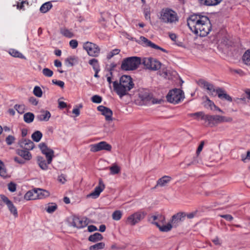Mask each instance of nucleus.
<instances>
[{"instance_id": "nucleus-1", "label": "nucleus", "mask_w": 250, "mask_h": 250, "mask_svg": "<svg viewBox=\"0 0 250 250\" xmlns=\"http://www.w3.org/2000/svg\"><path fill=\"white\" fill-rule=\"evenodd\" d=\"M113 85L114 90L120 98H122L128 94V92L134 87V83L130 76L125 75L120 78L119 82L117 81L113 82Z\"/></svg>"}, {"instance_id": "nucleus-2", "label": "nucleus", "mask_w": 250, "mask_h": 250, "mask_svg": "<svg viewBox=\"0 0 250 250\" xmlns=\"http://www.w3.org/2000/svg\"><path fill=\"white\" fill-rule=\"evenodd\" d=\"M185 212L180 211L173 215L170 221L166 225L161 226L158 222H153L162 232H168L172 228H177L185 221Z\"/></svg>"}, {"instance_id": "nucleus-3", "label": "nucleus", "mask_w": 250, "mask_h": 250, "mask_svg": "<svg viewBox=\"0 0 250 250\" xmlns=\"http://www.w3.org/2000/svg\"><path fill=\"white\" fill-rule=\"evenodd\" d=\"M39 147L42 153L45 155L47 159V163L42 156L37 157L38 164L40 168L42 170L48 169V165L50 164L54 157V151L53 149L49 148L45 143H41L39 145Z\"/></svg>"}, {"instance_id": "nucleus-4", "label": "nucleus", "mask_w": 250, "mask_h": 250, "mask_svg": "<svg viewBox=\"0 0 250 250\" xmlns=\"http://www.w3.org/2000/svg\"><path fill=\"white\" fill-rule=\"evenodd\" d=\"M198 84L204 88H206L210 92V95H213V92H216L218 95V97L221 99H225L229 102H232V98L228 95L225 90L220 87H218L215 89L214 85L204 80L203 79H200L198 81Z\"/></svg>"}, {"instance_id": "nucleus-5", "label": "nucleus", "mask_w": 250, "mask_h": 250, "mask_svg": "<svg viewBox=\"0 0 250 250\" xmlns=\"http://www.w3.org/2000/svg\"><path fill=\"white\" fill-rule=\"evenodd\" d=\"M202 19V22L198 21V23L194 27L192 32L201 37H205L211 31L212 26L207 16L203 17Z\"/></svg>"}, {"instance_id": "nucleus-6", "label": "nucleus", "mask_w": 250, "mask_h": 250, "mask_svg": "<svg viewBox=\"0 0 250 250\" xmlns=\"http://www.w3.org/2000/svg\"><path fill=\"white\" fill-rule=\"evenodd\" d=\"M142 59L139 57L132 56L123 59L121 69L124 71H133L137 69L141 64Z\"/></svg>"}, {"instance_id": "nucleus-7", "label": "nucleus", "mask_w": 250, "mask_h": 250, "mask_svg": "<svg viewBox=\"0 0 250 250\" xmlns=\"http://www.w3.org/2000/svg\"><path fill=\"white\" fill-rule=\"evenodd\" d=\"M167 100L170 103L177 104L185 98L184 91L179 88H174L169 91L166 96Z\"/></svg>"}, {"instance_id": "nucleus-8", "label": "nucleus", "mask_w": 250, "mask_h": 250, "mask_svg": "<svg viewBox=\"0 0 250 250\" xmlns=\"http://www.w3.org/2000/svg\"><path fill=\"white\" fill-rule=\"evenodd\" d=\"M141 64L145 69L156 71L161 69L162 63L157 59L151 57L144 58L142 59Z\"/></svg>"}, {"instance_id": "nucleus-9", "label": "nucleus", "mask_w": 250, "mask_h": 250, "mask_svg": "<svg viewBox=\"0 0 250 250\" xmlns=\"http://www.w3.org/2000/svg\"><path fill=\"white\" fill-rule=\"evenodd\" d=\"M160 19L165 23H172L178 20L177 13L170 9H163L161 11Z\"/></svg>"}, {"instance_id": "nucleus-10", "label": "nucleus", "mask_w": 250, "mask_h": 250, "mask_svg": "<svg viewBox=\"0 0 250 250\" xmlns=\"http://www.w3.org/2000/svg\"><path fill=\"white\" fill-rule=\"evenodd\" d=\"M86 218L80 219L79 217L75 215H72L67 219V221L70 226L77 228L78 229H82L86 227L88 225Z\"/></svg>"}, {"instance_id": "nucleus-11", "label": "nucleus", "mask_w": 250, "mask_h": 250, "mask_svg": "<svg viewBox=\"0 0 250 250\" xmlns=\"http://www.w3.org/2000/svg\"><path fill=\"white\" fill-rule=\"evenodd\" d=\"M231 121V118L225 116L207 114L205 122H208L209 125H214L221 123L229 122Z\"/></svg>"}, {"instance_id": "nucleus-12", "label": "nucleus", "mask_w": 250, "mask_h": 250, "mask_svg": "<svg viewBox=\"0 0 250 250\" xmlns=\"http://www.w3.org/2000/svg\"><path fill=\"white\" fill-rule=\"evenodd\" d=\"M146 214V213L144 211H137L127 218L126 224L132 226H135L143 219Z\"/></svg>"}, {"instance_id": "nucleus-13", "label": "nucleus", "mask_w": 250, "mask_h": 250, "mask_svg": "<svg viewBox=\"0 0 250 250\" xmlns=\"http://www.w3.org/2000/svg\"><path fill=\"white\" fill-rule=\"evenodd\" d=\"M83 48L88 54L92 57H98L100 52V47L95 43L87 42L83 44Z\"/></svg>"}, {"instance_id": "nucleus-14", "label": "nucleus", "mask_w": 250, "mask_h": 250, "mask_svg": "<svg viewBox=\"0 0 250 250\" xmlns=\"http://www.w3.org/2000/svg\"><path fill=\"white\" fill-rule=\"evenodd\" d=\"M112 146L105 141H102L98 143L90 145V151L91 152H98L101 150L110 151Z\"/></svg>"}, {"instance_id": "nucleus-15", "label": "nucleus", "mask_w": 250, "mask_h": 250, "mask_svg": "<svg viewBox=\"0 0 250 250\" xmlns=\"http://www.w3.org/2000/svg\"><path fill=\"white\" fill-rule=\"evenodd\" d=\"M205 16H202L201 14H193L191 15L187 19V24L192 31L194 29V27L198 23V21L202 22V18Z\"/></svg>"}, {"instance_id": "nucleus-16", "label": "nucleus", "mask_w": 250, "mask_h": 250, "mask_svg": "<svg viewBox=\"0 0 250 250\" xmlns=\"http://www.w3.org/2000/svg\"><path fill=\"white\" fill-rule=\"evenodd\" d=\"M0 197L1 200L7 205L11 213H12L15 217H18V211L16 207L13 203L4 195L0 194Z\"/></svg>"}, {"instance_id": "nucleus-17", "label": "nucleus", "mask_w": 250, "mask_h": 250, "mask_svg": "<svg viewBox=\"0 0 250 250\" xmlns=\"http://www.w3.org/2000/svg\"><path fill=\"white\" fill-rule=\"evenodd\" d=\"M104 188L105 185L104 184L102 179L101 178L99 179L98 186L95 188L93 191L87 195V197H92L94 199L98 198Z\"/></svg>"}, {"instance_id": "nucleus-18", "label": "nucleus", "mask_w": 250, "mask_h": 250, "mask_svg": "<svg viewBox=\"0 0 250 250\" xmlns=\"http://www.w3.org/2000/svg\"><path fill=\"white\" fill-rule=\"evenodd\" d=\"M97 110L100 111L103 115L104 116L106 121H112L113 120V112L109 108L104 105H99L97 107Z\"/></svg>"}, {"instance_id": "nucleus-19", "label": "nucleus", "mask_w": 250, "mask_h": 250, "mask_svg": "<svg viewBox=\"0 0 250 250\" xmlns=\"http://www.w3.org/2000/svg\"><path fill=\"white\" fill-rule=\"evenodd\" d=\"M139 97L144 104H147L152 99V95L147 91H142L139 93Z\"/></svg>"}, {"instance_id": "nucleus-20", "label": "nucleus", "mask_w": 250, "mask_h": 250, "mask_svg": "<svg viewBox=\"0 0 250 250\" xmlns=\"http://www.w3.org/2000/svg\"><path fill=\"white\" fill-rule=\"evenodd\" d=\"M51 117V114L48 110H41L40 114L36 117L37 120L39 121H48Z\"/></svg>"}, {"instance_id": "nucleus-21", "label": "nucleus", "mask_w": 250, "mask_h": 250, "mask_svg": "<svg viewBox=\"0 0 250 250\" xmlns=\"http://www.w3.org/2000/svg\"><path fill=\"white\" fill-rule=\"evenodd\" d=\"M16 153L22 157L24 160H30L32 158L31 153L28 150L24 149H17L16 150Z\"/></svg>"}, {"instance_id": "nucleus-22", "label": "nucleus", "mask_w": 250, "mask_h": 250, "mask_svg": "<svg viewBox=\"0 0 250 250\" xmlns=\"http://www.w3.org/2000/svg\"><path fill=\"white\" fill-rule=\"evenodd\" d=\"M37 188H34L33 189L30 190L28 191H27L24 196V199L26 200L37 199Z\"/></svg>"}, {"instance_id": "nucleus-23", "label": "nucleus", "mask_w": 250, "mask_h": 250, "mask_svg": "<svg viewBox=\"0 0 250 250\" xmlns=\"http://www.w3.org/2000/svg\"><path fill=\"white\" fill-rule=\"evenodd\" d=\"M37 199L45 198L50 195V193L48 191L42 188H37Z\"/></svg>"}, {"instance_id": "nucleus-24", "label": "nucleus", "mask_w": 250, "mask_h": 250, "mask_svg": "<svg viewBox=\"0 0 250 250\" xmlns=\"http://www.w3.org/2000/svg\"><path fill=\"white\" fill-rule=\"evenodd\" d=\"M103 239L104 237L101 233L96 232L93 234L90 235L88 238V240L93 243H96L102 240Z\"/></svg>"}, {"instance_id": "nucleus-25", "label": "nucleus", "mask_w": 250, "mask_h": 250, "mask_svg": "<svg viewBox=\"0 0 250 250\" xmlns=\"http://www.w3.org/2000/svg\"><path fill=\"white\" fill-rule=\"evenodd\" d=\"M189 117H195V119L198 121L199 120L206 121L207 114H205L204 112L200 111L193 113H190L188 114Z\"/></svg>"}, {"instance_id": "nucleus-26", "label": "nucleus", "mask_w": 250, "mask_h": 250, "mask_svg": "<svg viewBox=\"0 0 250 250\" xmlns=\"http://www.w3.org/2000/svg\"><path fill=\"white\" fill-rule=\"evenodd\" d=\"M171 180V177L168 176H164L162 178L158 179L157 182V186L161 187L165 186L167 183L169 182Z\"/></svg>"}, {"instance_id": "nucleus-27", "label": "nucleus", "mask_w": 250, "mask_h": 250, "mask_svg": "<svg viewBox=\"0 0 250 250\" xmlns=\"http://www.w3.org/2000/svg\"><path fill=\"white\" fill-rule=\"evenodd\" d=\"M140 41L138 42L140 43V42H141V44H143L144 46L150 47L152 48L154 44L153 42L148 40L147 38L144 36H141L140 37Z\"/></svg>"}, {"instance_id": "nucleus-28", "label": "nucleus", "mask_w": 250, "mask_h": 250, "mask_svg": "<svg viewBox=\"0 0 250 250\" xmlns=\"http://www.w3.org/2000/svg\"><path fill=\"white\" fill-rule=\"evenodd\" d=\"M60 33L62 35L68 38H71L74 36L73 33L66 28H61Z\"/></svg>"}, {"instance_id": "nucleus-29", "label": "nucleus", "mask_w": 250, "mask_h": 250, "mask_svg": "<svg viewBox=\"0 0 250 250\" xmlns=\"http://www.w3.org/2000/svg\"><path fill=\"white\" fill-rule=\"evenodd\" d=\"M203 99H205L206 101L204 102V105L207 108H210L211 110H213V107L215 105L214 103L211 101L207 96H205Z\"/></svg>"}, {"instance_id": "nucleus-30", "label": "nucleus", "mask_w": 250, "mask_h": 250, "mask_svg": "<svg viewBox=\"0 0 250 250\" xmlns=\"http://www.w3.org/2000/svg\"><path fill=\"white\" fill-rule=\"evenodd\" d=\"M35 118L34 114L32 112H27L25 113L23 115V120L24 121L27 123L29 124L33 122Z\"/></svg>"}, {"instance_id": "nucleus-31", "label": "nucleus", "mask_w": 250, "mask_h": 250, "mask_svg": "<svg viewBox=\"0 0 250 250\" xmlns=\"http://www.w3.org/2000/svg\"><path fill=\"white\" fill-rule=\"evenodd\" d=\"M77 62V58L74 56H70L65 60V64L67 66H73Z\"/></svg>"}, {"instance_id": "nucleus-32", "label": "nucleus", "mask_w": 250, "mask_h": 250, "mask_svg": "<svg viewBox=\"0 0 250 250\" xmlns=\"http://www.w3.org/2000/svg\"><path fill=\"white\" fill-rule=\"evenodd\" d=\"M243 63L248 66H250V49L247 50L242 56Z\"/></svg>"}, {"instance_id": "nucleus-33", "label": "nucleus", "mask_w": 250, "mask_h": 250, "mask_svg": "<svg viewBox=\"0 0 250 250\" xmlns=\"http://www.w3.org/2000/svg\"><path fill=\"white\" fill-rule=\"evenodd\" d=\"M52 7L51 2L48 1L43 3L40 7V11L42 13H45L48 11Z\"/></svg>"}, {"instance_id": "nucleus-34", "label": "nucleus", "mask_w": 250, "mask_h": 250, "mask_svg": "<svg viewBox=\"0 0 250 250\" xmlns=\"http://www.w3.org/2000/svg\"><path fill=\"white\" fill-rule=\"evenodd\" d=\"M42 137V133L39 130L35 131L31 135L32 139L36 142H40Z\"/></svg>"}, {"instance_id": "nucleus-35", "label": "nucleus", "mask_w": 250, "mask_h": 250, "mask_svg": "<svg viewBox=\"0 0 250 250\" xmlns=\"http://www.w3.org/2000/svg\"><path fill=\"white\" fill-rule=\"evenodd\" d=\"M104 243L99 242L89 247V250H100L104 249Z\"/></svg>"}, {"instance_id": "nucleus-36", "label": "nucleus", "mask_w": 250, "mask_h": 250, "mask_svg": "<svg viewBox=\"0 0 250 250\" xmlns=\"http://www.w3.org/2000/svg\"><path fill=\"white\" fill-rule=\"evenodd\" d=\"M0 176L6 178L7 176L6 169L4 163L0 160Z\"/></svg>"}, {"instance_id": "nucleus-37", "label": "nucleus", "mask_w": 250, "mask_h": 250, "mask_svg": "<svg viewBox=\"0 0 250 250\" xmlns=\"http://www.w3.org/2000/svg\"><path fill=\"white\" fill-rule=\"evenodd\" d=\"M9 54L13 57L19 58L21 59H25V57L19 51L11 49L9 51Z\"/></svg>"}, {"instance_id": "nucleus-38", "label": "nucleus", "mask_w": 250, "mask_h": 250, "mask_svg": "<svg viewBox=\"0 0 250 250\" xmlns=\"http://www.w3.org/2000/svg\"><path fill=\"white\" fill-rule=\"evenodd\" d=\"M88 63L92 66L94 70L100 69L98 60L92 59L89 61Z\"/></svg>"}, {"instance_id": "nucleus-39", "label": "nucleus", "mask_w": 250, "mask_h": 250, "mask_svg": "<svg viewBox=\"0 0 250 250\" xmlns=\"http://www.w3.org/2000/svg\"><path fill=\"white\" fill-rule=\"evenodd\" d=\"M223 0H205L204 4L207 6H215L219 4Z\"/></svg>"}, {"instance_id": "nucleus-40", "label": "nucleus", "mask_w": 250, "mask_h": 250, "mask_svg": "<svg viewBox=\"0 0 250 250\" xmlns=\"http://www.w3.org/2000/svg\"><path fill=\"white\" fill-rule=\"evenodd\" d=\"M110 170V174L115 175L119 173L120 172L121 168L117 165L114 164L109 167Z\"/></svg>"}, {"instance_id": "nucleus-41", "label": "nucleus", "mask_w": 250, "mask_h": 250, "mask_svg": "<svg viewBox=\"0 0 250 250\" xmlns=\"http://www.w3.org/2000/svg\"><path fill=\"white\" fill-rule=\"evenodd\" d=\"M122 216V212L121 210H117L113 212L112 215V219L116 221L121 219Z\"/></svg>"}, {"instance_id": "nucleus-42", "label": "nucleus", "mask_w": 250, "mask_h": 250, "mask_svg": "<svg viewBox=\"0 0 250 250\" xmlns=\"http://www.w3.org/2000/svg\"><path fill=\"white\" fill-rule=\"evenodd\" d=\"M14 108L17 111V112L20 114H22L24 112L25 110V106L24 104H16L14 105Z\"/></svg>"}, {"instance_id": "nucleus-43", "label": "nucleus", "mask_w": 250, "mask_h": 250, "mask_svg": "<svg viewBox=\"0 0 250 250\" xmlns=\"http://www.w3.org/2000/svg\"><path fill=\"white\" fill-rule=\"evenodd\" d=\"M33 94L38 97H41L42 96V91L39 86H35L33 89Z\"/></svg>"}, {"instance_id": "nucleus-44", "label": "nucleus", "mask_w": 250, "mask_h": 250, "mask_svg": "<svg viewBox=\"0 0 250 250\" xmlns=\"http://www.w3.org/2000/svg\"><path fill=\"white\" fill-rule=\"evenodd\" d=\"M57 208V205L56 204L52 203L49 205L46 208V211L49 213L54 212Z\"/></svg>"}, {"instance_id": "nucleus-45", "label": "nucleus", "mask_w": 250, "mask_h": 250, "mask_svg": "<svg viewBox=\"0 0 250 250\" xmlns=\"http://www.w3.org/2000/svg\"><path fill=\"white\" fill-rule=\"evenodd\" d=\"M199 155H196L195 156H194L192 158V160L191 161L187 164L185 165V166L184 167V168H187L190 166L192 165H196L199 163Z\"/></svg>"}, {"instance_id": "nucleus-46", "label": "nucleus", "mask_w": 250, "mask_h": 250, "mask_svg": "<svg viewBox=\"0 0 250 250\" xmlns=\"http://www.w3.org/2000/svg\"><path fill=\"white\" fill-rule=\"evenodd\" d=\"M27 142L25 143L26 146H25L24 149L28 151L32 150L35 146V144L29 139H27Z\"/></svg>"}, {"instance_id": "nucleus-47", "label": "nucleus", "mask_w": 250, "mask_h": 250, "mask_svg": "<svg viewBox=\"0 0 250 250\" xmlns=\"http://www.w3.org/2000/svg\"><path fill=\"white\" fill-rule=\"evenodd\" d=\"M91 101L94 103L100 104L102 101V98L99 95H95L91 97Z\"/></svg>"}, {"instance_id": "nucleus-48", "label": "nucleus", "mask_w": 250, "mask_h": 250, "mask_svg": "<svg viewBox=\"0 0 250 250\" xmlns=\"http://www.w3.org/2000/svg\"><path fill=\"white\" fill-rule=\"evenodd\" d=\"M153 222H158L161 226L165 225L164 224L166 223V217L164 215L160 214L159 215V218L158 219V221H154Z\"/></svg>"}, {"instance_id": "nucleus-49", "label": "nucleus", "mask_w": 250, "mask_h": 250, "mask_svg": "<svg viewBox=\"0 0 250 250\" xmlns=\"http://www.w3.org/2000/svg\"><path fill=\"white\" fill-rule=\"evenodd\" d=\"M42 73L44 76L50 77L53 75V72L48 68H45L42 70Z\"/></svg>"}, {"instance_id": "nucleus-50", "label": "nucleus", "mask_w": 250, "mask_h": 250, "mask_svg": "<svg viewBox=\"0 0 250 250\" xmlns=\"http://www.w3.org/2000/svg\"><path fill=\"white\" fill-rule=\"evenodd\" d=\"M17 185L12 182H11L8 184V189L12 192H15L16 190Z\"/></svg>"}, {"instance_id": "nucleus-51", "label": "nucleus", "mask_w": 250, "mask_h": 250, "mask_svg": "<svg viewBox=\"0 0 250 250\" xmlns=\"http://www.w3.org/2000/svg\"><path fill=\"white\" fill-rule=\"evenodd\" d=\"M120 52V50L118 49H115L113 50L112 51L110 52L108 55H107V59H110L112 57H113L114 55L118 54Z\"/></svg>"}, {"instance_id": "nucleus-52", "label": "nucleus", "mask_w": 250, "mask_h": 250, "mask_svg": "<svg viewBox=\"0 0 250 250\" xmlns=\"http://www.w3.org/2000/svg\"><path fill=\"white\" fill-rule=\"evenodd\" d=\"M15 138L14 136L8 135L5 139V142L8 145H12L15 141Z\"/></svg>"}, {"instance_id": "nucleus-53", "label": "nucleus", "mask_w": 250, "mask_h": 250, "mask_svg": "<svg viewBox=\"0 0 250 250\" xmlns=\"http://www.w3.org/2000/svg\"><path fill=\"white\" fill-rule=\"evenodd\" d=\"M52 82L53 84L60 86L62 88H63L64 87V83L63 81L53 80Z\"/></svg>"}, {"instance_id": "nucleus-54", "label": "nucleus", "mask_w": 250, "mask_h": 250, "mask_svg": "<svg viewBox=\"0 0 250 250\" xmlns=\"http://www.w3.org/2000/svg\"><path fill=\"white\" fill-rule=\"evenodd\" d=\"M221 43L225 45L229 46L231 45V42L227 36H224L222 38Z\"/></svg>"}, {"instance_id": "nucleus-55", "label": "nucleus", "mask_w": 250, "mask_h": 250, "mask_svg": "<svg viewBox=\"0 0 250 250\" xmlns=\"http://www.w3.org/2000/svg\"><path fill=\"white\" fill-rule=\"evenodd\" d=\"M197 212L198 211L196 210L194 212H190L188 213H187L185 212V219L186 218V217L189 219L193 218L197 214Z\"/></svg>"}, {"instance_id": "nucleus-56", "label": "nucleus", "mask_w": 250, "mask_h": 250, "mask_svg": "<svg viewBox=\"0 0 250 250\" xmlns=\"http://www.w3.org/2000/svg\"><path fill=\"white\" fill-rule=\"evenodd\" d=\"M66 178V176L65 174H62L58 176V180L59 181V182L63 184L67 181Z\"/></svg>"}, {"instance_id": "nucleus-57", "label": "nucleus", "mask_w": 250, "mask_h": 250, "mask_svg": "<svg viewBox=\"0 0 250 250\" xmlns=\"http://www.w3.org/2000/svg\"><path fill=\"white\" fill-rule=\"evenodd\" d=\"M204 144H205V143H204V141H202L200 142V144L199 145V146L197 149L196 152V154L197 155H199L200 153L201 152V151L202 150Z\"/></svg>"}, {"instance_id": "nucleus-58", "label": "nucleus", "mask_w": 250, "mask_h": 250, "mask_svg": "<svg viewBox=\"0 0 250 250\" xmlns=\"http://www.w3.org/2000/svg\"><path fill=\"white\" fill-rule=\"evenodd\" d=\"M78 45V43L77 40H72L69 42V45L73 49H75L77 47Z\"/></svg>"}, {"instance_id": "nucleus-59", "label": "nucleus", "mask_w": 250, "mask_h": 250, "mask_svg": "<svg viewBox=\"0 0 250 250\" xmlns=\"http://www.w3.org/2000/svg\"><path fill=\"white\" fill-rule=\"evenodd\" d=\"M220 216L223 218L225 219L226 220L231 221L233 220V217L230 214H223L220 215Z\"/></svg>"}, {"instance_id": "nucleus-60", "label": "nucleus", "mask_w": 250, "mask_h": 250, "mask_svg": "<svg viewBox=\"0 0 250 250\" xmlns=\"http://www.w3.org/2000/svg\"><path fill=\"white\" fill-rule=\"evenodd\" d=\"M28 101L34 105H37L38 104V101L34 97H30L28 99Z\"/></svg>"}, {"instance_id": "nucleus-61", "label": "nucleus", "mask_w": 250, "mask_h": 250, "mask_svg": "<svg viewBox=\"0 0 250 250\" xmlns=\"http://www.w3.org/2000/svg\"><path fill=\"white\" fill-rule=\"evenodd\" d=\"M27 139H22L19 141V145L22 149H24L25 146H26L25 143L27 142Z\"/></svg>"}, {"instance_id": "nucleus-62", "label": "nucleus", "mask_w": 250, "mask_h": 250, "mask_svg": "<svg viewBox=\"0 0 250 250\" xmlns=\"http://www.w3.org/2000/svg\"><path fill=\"white\" fill-rule=\"evenodd\" d=\"M14 161L19 164H24L25 163V161L23 159H21L18 157H15L14 158Z\"/></svg>"}, {"instance_id": "nucleus-63", "label": "nucleus", "mask_w": 250, "mask_h": 250, "mask_svg": "<svg viewBox=\"0 0 250 250\" xmlns=\"http://www.w3.org/2000/svg\"><path fill=\"white\" fill-rule=\"evenodd\" d=\"M97 230V228L94 225H91L88 227V231L90 232H93Z\"/></svg>"}, {"instance_id": "nucleus-64", "label": "nucleus", "mask_w": 250, "mask_h": 250, "mask_svg": "<svg viewBox=\"0 0 250 250\" xmlns=\"http://www.w3.org/2000/svg\"><path fill=\"white\" fill-rule=\"evenodd\" d=\"M67 106L66 103L62 101H59V107L63 109Z\"/></svg>"}]
</instances>
